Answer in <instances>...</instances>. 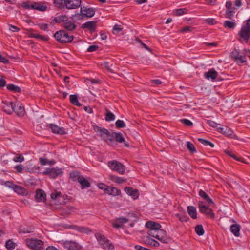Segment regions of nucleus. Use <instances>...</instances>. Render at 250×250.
<instances>
[{
  "label": "nucleus",
  "instance_id": "nucleus-34",
  "mask_svg": "<svg viewBox=\"0 0 250 250\" xmlns=\"http://www.w3.org/2000/svg\"><path fill=\"white\" fill-rule=\"evenodd\" d=\"M110 179L118 184H122L125 182V180L123 178L118 177L117 176L111 175L110 176Z\"/></svg>",
  "mask_w": 250,
  "mask_h": 250
},
{
  "label": "nucleus",
  "instance_id": "nucleus-23",
  "mask_svg": "<svg viewBox=\"0 0 250 250\" xmlns=\"http://www.w3.org/2000/svg\"><path fill=\"white\" fill-rule=\"evenodd\" d=\"M105 192L110 195L117 196L121 194V190L116 188L108 186Z\"/></svg>",
  "mask_w": 250,
  "mask_h": 250
},
{
  "label": "nucleus",
  "instance_id": "nucleus-52",
  "mask_svg": "<svg viewBox=\"0 0 250 250\" xmlns=\"http://www.w3.org/2000/svg\"><path fill=\"white\" fill-rule=\"evenodd\" d=\"M158 230H160V229H157V230H149L147 231V234L150 236H152L153 237H154L156 238L157 236L158 235L157 233H158Z\"/></svg>",
  "mask_w": 250,
  "mask_h": 250
},
{
  "label": "nucleus",
  "instance_id": "nucleus-46",
  "mask_svg": "<svg viewBox=\"0 0 250 250\" xmlns=\"http://www.w3.org/2000/svg\"><path fill=\"white\" fill-rule=\"evenodd\" d=\"M78 232H81V233L88 234L91 232V230L89 228H88L87 227H83V226H80L79 230Z\"/></svg>",
  "mask_w": 250,
  "mask_h": 250
},
{
  "label": "nucleus",
  "instance_id": "nucleus-24",
  "mask_svg": "<svg viewBox=\"0 0 250 250\" xmlns=\"http://www.w3.org/2000/svg\"><path fill=\"white\" fill-rule=\"evenodd\" d=\"M35 199L38 202L44 201L46 199V194L42 190H38L35 195Z\"/></svg>",
  "mask_w": 250,
  "mask_h": 250
},
{
  "label": "nucleus",
  "instance_id": "nucleus-62",
  "mask_svg": "<svg viewBox=\"0 0 250 250\" xmlns=\"http://www.w3.org/2000/svg\"><path fill=\"white\" fill-rule=\"evenodd\" d=\"M40 164L42 166H45L48 164V160L44 158H40L39 159Z\"/></svg>",
  "mask_w": 250,
  "mask_h": 250
},
{
  "label": "nucleus",
  "instance_id": "nucleus-7",
  "mask_svg": "<svg viewBox=\"0 0 250 250\" xmlns=\"http://www.w3.org/2000/svg\"><path fill=\"white\" fill-rule=\"evenodd\" d=\"M158 235L157 236L156 239L159 240L163 243L167 244L170 242V238L167 236V232L160 229V230H158V233H157Z\"/></svg>",
  "mask_w": 250,
  "mask_h": 250
},
{
  "label": "nucleus",
  "instance_id": "nucleus-18",
  "mask_svg": "<svg viewBox=\"0 0 250 250\" xmlns=\"http://www.w3.org/2000/svg\"><path fill=\"white\" fill-rule=\"evenodd\" d=\"M84 8V7L81 8V12L83 15L89 18L92 17L94 15L95 10L93 8H88L85 9Z\"/></svg>",
  "mask_w": 250,
  "mask_h": 250
},
{
  "label": "nucleus",
  "instance_id": "nucleus-45",
  "mask_svg": "<svg viewBox=\"0 0 250 250\" xmlns=\"http://www.w3.org/2000/svg\"><path fill=\"white\" fill-rule=\"evenodd\" d=\"M187 147L192 153H194L196 151L194 145L189 141L187 142Z\"/></svg>",
  "mask_w": 250,
  "mask_h": 250
},
{
  "label": "nucleus",
  "instance_id": "nucleus-48",
  "mask_svg": "<svg viewBox=\"0 0 250 250\" xmlns=\"http://www.w3.org/2000/svg\"><path fill=\"white\" fill-rule=\"evenodd\" d=\"M14 191L18 194H21L23 193L25 189L19 186H14L13 187Z\"/></svg>",
  "mask_w": 250,
  "mask_h": 250
},
{
  "label": "nucleus",
  "instance_id": "nucleus-51",
  "mask_svg": "<svg viewBox=\"0 0 250 250\" xmlns=\"http://www.w3.org/2000/svg\"><path fill=\"white\" fill-rule=\"evenodd\" d=\"M47 9V6L46 5H42L40 3H37V6L36 7V10H38L41 11H45Z\"/></svg>",
  "mask_w": 250,
  "mask_h": 250
},
{
  "label": "nucleus",
  "instance_id": "nucleus-16",
  "mask_svg": "<svg viewBox=\"0 0 250 250\" xmlns=\"http://www.w3.org/2000/svg\"><path fill=\"white\" fill-rule=\"evenodd\" d=\"M97 21H88L83 24L82 28H86L90 31H94L97 29Z\"/></svg>",
  "mask_w": 250,
  "mask_h": 250
},
{
  "label": "nucleus",
  "instance_id": "nucleus-12",
  "mask_svg": "<svg viewBox=\"0 0 250 250\" xmlns=\"http://www.w3.org/2000/svg\"><path fill=\"white\" fill-rule=\"evenodd\" d=\"M82 1L81 0H66L65 7L68 9H74L81 6Z\"/></svg>",
  "mask_w": 250,
  "mask_h": 250
},
{
  "label": "nucleus",
  "instance_id": "nucleus-31",
  "mask_svg": "<svg viewBox=\"0 0 250 250\" xmlns=\"http://www.w3.org/2000/svg\"><path fill=\"white\" fill-rule=\"evenodd\" d=\"M66 0H54L55 6L59 9H62L65 7Z\"/></svg>",
  "mask_w": 250,
  "mask_h": 250
},
{
  "label": "nucleus",
  "instance_id": "nucleus-3",
  "mask_svg": "<svg viewBox=\"0 0 250 250\" xmlns=\"http://www.w3.org/2000/svg\"><path fill=\"white\" fill-rule=\"evenodd\" d=\"M53 36L57 41L61 43L70 42L74 38L69 32H55Z\"/></svg>",
  "mask_w": 250,
  "mask_h": 250
},
{
  "label": "nucleus",
  "instance_id": "nucleus-9",
  "mask_svg": "<svg viewBox=\"0 0 250 250\" xmlns=\"http://www.w3.org/2000/svg\"><path fill=\"white\" fill-rule=\"evenodd\" d=\"M93 129L97 133V134L103 139H105V136H109V132L106 128L95 125L93 126Z\"/></svg>",
  "mask_w": 250,
  "mask_h": 250
},
{
  "label": "nucleus",
  "instance_id": "nucleus-2",
  "mask_svg": "<svg viewBox=\"0 0 250 250\" xmlns=\"http://www.w3.org/2000/svg\"><path fill=\"white\" fill-rule=\"evenodd\" d=\"M25 242L26 246L32 250H42L44 248V242L37 238H27Z\"/></svg>",
  "mask_w": 250,
  "mask_h": 250
},
{
  "label": "nucleus",
  "instance_id": "nucleus-29",
  "mask_svg": "<svg viewBox=\"0 0 250 250\" xmlns=\"http://www.w3.org/2000/svg\"><path fill=\"white\" fill-rule=\"evenodd\" d=\"M240 227L238 224L232 225L230 227L231 232L236 237L240 235Z\"/></svg>",
  "mask_w": 250,
  "mask_h": 250
},
{
  "label": "nucleus",
  "instance_id": "nucleus-44",
  "mask_svg": "<svg viewBox=\"0 0 250 250\" xmlns=\"http://www.w3.org/2000/svg\"><path fill=\"white\" fill-rule=\"evenodd\" d=\"M198 140L203 145L205 146H210L211 147H213L214 145L213 143L209 142V141L205 140L202 138H198Z\"/></svg>",
  "mask_w": 250,
  "mask_h": 250
},
{
  "label": "nucleus",
  "instance_id": "nucleus-8",
  "mask_svg": "<svg viewBox=\"0 0 250 250\" xmlns=\"http://www.w3.org/2000/svg\"><path fill=\"white\" fill-rule=\"evenodd\" d=\"M14 103L7 101H2L0 104L3 111L8 114H10L13 112Z\"/></svg>",
  "mask_w": 250,
  "mask_h": 250
},
{
  "label": "nucleus",
  "instance_id": "nucleus-60",
  "mask_svg": "<svg viewBox=\"0 0 250 250\" xmlns=\"http://www.w3.org/2000/svg\"><path fill=\"white\" fill-rule=\"evenodd\" d=\"M98 48L97 45H91L87 48V51L91 52L96 51Z\"/></svg>",
  "mask_w": 250,
  "mask_h": 250
},
{
  "label": "nucleus",
  "instance_id": "nucleus-64",
  "mask_svg": "<svg viewBox=\"0 0 250 250\" xmlns=\"http://www.w3.org/2000/svg\"><path fill=\"white\" fill-rule=\"evenodd\" d=\"M135 248L137 250H151L150 249H147L146 248L143 247L140 245H135Z\"/></svg>",
  "mask_w": 250,
  "mask_h": 250
},
{
  "label": "nucleus",
  "instance_id": "nucleus-50",
  "mask_svg": "<svg viewBox=\"0 0 250 250\" xmlns=\"http://www.w3.org/2000/svg\"><path fill=\"white\" fill-rule=\"evenodd\" d=\"M13 160L15 162H22L24 160V158L22 155L18 154L14 157Z\"/></svg>",
  "mask_w": 250,
  "mask_h": 250
},
{
  "label": "nucleus",
  "instance_id": "nucleus-20",
  "mask_svg": "<svg viewBox=\"0 0 250 250\" xmlns=\"http://www.w3.org/2000/svg\"><path fill=\"white\" fill-rule=\"evenodd\" d=\"M146 226L149 229V230H157L161 229V226L153 221H148L146 223Z\"/></svg>",
  "mask_w": 250,
  "mask_h": 250
},
{
  "label": "nucleus",
  "instance_id": "nucleus-27",
  "mask_svg": "<svg viewBox=\"0 0 250 250\" xmlns=\"http://www.w3.org/2000/svg\"><path fill=\"white\" fill-rule=\"evenodd\" d=\"M188 212L189 215L193 219L197 218V212L196 208L192 206H188L187 208Z\"/></svg>",
  "mask_w": 250,
  "mask_h": 250
},
{
  "label": "nucleus",
  "instance_id": "nucleus-54",
  "mask_svg": "<svg viewBox=\"0 0 250 250\" xmlns=\"http://www.w3.org/2000/svg\"><path fill=\"white\" fill-rule=\"evenodd\" d=\"M39 169V167H26L25 168V171L27 172H29L30 173L33 172H34V171L35 170H38Z\"/></svg>",
  "mask_w": 250,
  "mask_h": 250
},
{
  "label": "nucleus",
  "instance_id": "nucleus-47",
  "mask_svg": "<svg viewBox=\"0 0 250 250\" xmlns=\"http://www.w3.org/2000/svg\"><path fill=\"white\" fill-rule=\"evenodd\" d=\"M115 125L116 128H120L125 127L126 125L123 120H118L115 123Z\"/></svg>",
  "mask_w": 250,
  "mask_h": 250
},
{
  "label": "nucleus",
  "instance_id": "nucleus-35",
  "mask_svg": "<svg viewBox=\"0 0 250 250\" xmlns=\"http://www.w3.org/2000/svg\"><path fill=\"white\" fill-rule=\"evenodd\" d=\"M70 101L71 103L75 105L81 106V104L79 102L77 96L76 95H71L70 96Z\"/></svg>",
  "mask_w": 250,
  "mask_h": 250
},
{
  "label": "nucleus",
  "instance_id": "nucleus-61",
  "mask_svg": "<svg viewBox=\"0 0 250 250\" xmlns=\"http://www.w3.org/2000/svg\"><path fill=\"white\" fill-rule=\"evenodd\" d=\"M234 12L233 10L227 11L226 12V18L231 19L233 17V13Z\"/></svg>",
  "mask_w": 250,
  "mask_h": 250
},
{
  "label": "nucleus",
  "instance_id": "nucleus-36",
  "mask_svg": "<svg viewBox=\"0 0 250 250\" xmlns=\"http://www.w3.org/2000/svg\"><path fill=\"white\" fill-rule=\"evenodd\" d=\"M7 88L9 91L15 92H19L21 91V89L19 86L13 84H8L7 85Z\"/></svg>",
  "mask_w": 250,
  "mask_h": 250
},
{
  "label": "nucleus",
  "instance_id": "nucleus-13",
  "mask_svg": "<svg viewBox=\"0 0 250 250\" xmlns=\"http://www.w3.org/2000/svg\"><path fill=\"white\" fill-rule=\"evenodd\" d=\"M62 245L66 250H79L78 244L74 241H63Z\"/></svg>",
  "mask_w": 250,
  "mask_h": 250
},
{
  "label": "nucleus",
  "instance_id": "nucleus-6",
  "mask_svg": "<svg viewBox=\"0 0 250 250\" xmlns=\"http://www.w3.org/2000/svg\"><path fill=\"white\" fill-rule=\"evenodd\" d=\"M198 204L199 211L202 213L205 214L206 216L210 218L214 217V214L212 209L210 208L208 206H206L202 201H199Z\"/></svg>",
  "mask_w": 250,
  "mask_h": 250
},
{
  "label": "nucleus",
  "instance_id": "nucleus-37",
  "mask_svg": "<svg viewBox=\"0 0 250 250\" xmlns=\"http://www.w3.org/2000/svg\"><path fill=\"white\" fill-rule=\"evenodd\" d=\"M224 25L225 27L228 29H233L236 26V23L231 21H226L224 22Z\"/></svg>",
  "mask_w": 250,
  "mask_h": 250
},
{
  "label": "nucleus",
  "instance_id": "nucleus-59",
  "mask_svg": "<svg viewBox=\"0 0 250 250\" xmlns=\"http://www.w3.org/2000/svg\"><path fill=\"white\" fill-rule=\"evenodd\" d=\"M15 169L17 170L18 173H21L23 169V167L21 165H18L15 166Z\"/></svg>",
  "mask_w": 250,
  "mask_h": 250
},
{
  "label": "nucleus",
  "instance_id": "nucleus-15",
  "mask_svg": "<svg viewBox=\"0 0 250 250\" xmlns=\"http://www.w3.org/2000/svg\"><path fill=\"white\" fill-rule=\"evenodd\" d=\"M204 76L206 79L213 81L217 78L218 72L212 68L204 73Z\"/></svg>",
  "mask_w": 250,
  "mask_h": 250
},
{
  "label": "nucleus",
  "instance_id": "nucleus-1",
  "mask_svg": "<svg viewBox=\"0 0 250 250\" xmlns=\"http://www.w3.org/2000/svg\"><path fill=\"white\" fill-rule=\"evenodd\" d=\"M95 236L102 248L105 250H114L115 248L113 244L103 234L100 233H96Z\"/></svg>",
  "mask_w": 250,
  "mask_h": 250
},
{
  "label": "nucleus",
  "instance_id": "nucleus-26",
  "mask_svg": "<svg viewBox=\"0 0 250 250\" xmlns=\"http://www.w3.org/2000/svg\"><path fill=\"white\" fill-rule=\"evenodd\" d=\"M114 137L116 139V140L120 143H125V145L126 146H129V145L128 144V143L126 142L125 141V138L123 137V135L121 133H114Z\"/></svg>",
  "mask_w": 250,
  "mask_h": 250
},
{
  "label": "nucleus",
  "instance_id": "nucleus-53",
  "mask_svg": "<svg viewBox=\"0 0 250 250\" xmlns=\"http://www.w3.org/2000/svg\"><path fill=\"white\" fill-rule=\"evenodd\" d=\"M53 26V24H52V22H51L49 24H39L40 29L42 30H46L48 28V27Z\"/></svg>",
  "mask_w": 250,
  "mask_h": 250
},
{
  "label": "nucleus",
  "instance_id": "nucleus-19",
  "mask_svg": "<svg viewBox=\"0 0 250 250\" xmlns=\"http://www.w3.org/2000/svg\"><path fill=\"white\" fill-rule=\"evenodd\" d=\"M28 35L32 38H36L39 40L42 41H48L49 39V37L47 36H44L41 35L39 33V32H28Z\"/></svg>",
  "mask_w": 250,
  "mask_h": 250
},
{
  "label": "nucleus",
  "instance_id": "nucleus-14",
  "mask_svg": "<svg viewBox=\"0 0 250 250\" xmlns=\"http://www.w3.org/2000/svg\"><path fill=\"white\" fill-rule=\"evenodd\" d=\"M128 221V219L125 217H120L116 219L112 223V226L114 228L118 229L122 228L124 224Z\"/></svg>",
  "mask_w": 250,
  "mask_h": 250
},
{
  "label": "nucleus",
  "instance_id": "nucleus-30",
  "mask_svg": "<svg viewBox=\"0 0 250 250\" xmlns=\"http://www.w3.org/2000/svg\"><path fill=\"white\" fill-rule=\"evenodd\" d=\"M199 195L201 197L206 200L208 203L212 204H214L212 199H211L208 195L203 190H200L199 192Z\"/></svg>",
  "mask_w": 250,
  "mask_h": 250
},
{
  "label": "nucleus",
  "instance_id": "nucleus-25",
  "mask_svg": "<svg viewBox=\"0 0 250 250\" xmlns=\"http://www.w3.org/2000/svg\"><path fill=\"white\" fill-rule=\"evenodd\" d=\"M50 177L53 179L56 178L58 176L62 175L63 171L62 169L58 168H51Z\"/></svg>",
  "mask_w": 250,
  "mask_h": 250
},
{
  "label": "nucleus",
  "instance_id": "nucleus-28",
  "mask_svg": "<svg viewBox=\"0 0 250 250\" xmlns=\"http://www.w3.org/2000/svg\"><path fill=\"white\" fill-rule=\"evenodd\" d=\"M217 130L223 133L224 135L229 137H231L233 134L232 130L230 129L226 126L224 127H219L217 128Z\"/></svg>",
  "mask_w": 250,
  "mask_h": 250
},
{
  "label": "nucleus",
  "instance_id": "nucleus-11",
  "mask_svg": "<svg viewBox=\"0 0 250 250\" xmlns=\"http://www.w3.org/2000/svg\"><path fill=\"white\" fill-rule=\"evenodd\" d=\"M124 191L134 200H136L139 197V193L138 190L134 189L132 187H126L124 188Z\"/></svg>",
  "mask_w": 250,
  "mask_h": 250
},
{
  "label": "nucleus",
  "instance_id": "nucleus-58",
  "mask_svg": "<svg viewBox=\"0 0 250 250\" xmlns=\"http://www.w3.org/2000/svg\"><path fill=\"white\" fill-rule=\"evenodd\" d=\"M207 123L209 125H210V126H212L213 127H216L217 128H218L219 127H218V125H219L218 124H217V123H216L215 122H214V121H211V120H208L207 121Z\"/></svg>",
  "mask_w": 250,
  "mask_h": 250
},
{
  "label": "nucleus",
  "instance_id": "nucleus-55",
  "mask_svg": "<svg viewBox=\"0 0 250 250\" xmlns=\"http://www.w3.org/2000/svg\"><path fill=\"white\" fill-rule=\"evenodd\" d=\"M227 11L233 10L234 8L232 7V3L231 1H227L225 5Z\"/></svg>",
  "mask_w": 250,
  "mask_h": 250
},
{
  "label": "nucleus",
  "instance_id": "nucleus-40",
  "mask_svg": "<svg viewBox=\"0 0 250 250\" xmlns=\"http://www.w3.org/2000/svg\"><path fill=\"white\" fill-rule=\"evenodd\" d=\"M195 230L197 235L201 236L204 233L203 227L201 225H198L195 227Z\"/></svg>",
  "mask_w": 250,
  "mask_h": 250
},
{
  "label": "nucleus",
  "instance_id": "nucleus-17",
  "mask_svg": "<svg viewBox=\"0 0 250 250\" xmlns=\"http://www.w3.org/2000/svg\"><path fill=\"white\" fill-rule=\"evenodd\" d=\"M49 128H50L51 131L54 133L59 134H65V132L62 127H60L55 124H50Z\"/></svg>",
  "mask_w": 250,
  "mask_h": 250
},
{
  "label": "nucleus",
  "instance_id": "nucleus-10",
  "mask_svg": "<svg viewBox=\"0 0 250 250\" xmlns=\"http://www.w3.org/2000/svg\"><path fill=\"white\" fill-rule=\"evenodd\" d=\"M13 112L19 116H23L24 115L25 111L23 106L19 102L14 103Z\"/></svg>",
  "mask_w": 250,
  "mask_h": 250
},
{
  "label": "nucleus",
  "instance_id": "nucleus-33",
  "mask_svg": "<svg viewBox=\"0 0 250 250\" xmlns=\"http://www.w3.org/2000/svg\"><path fill=\"white\" fill-rule=\"evenodd\" d=\"M64 28L69 31H72L75 29L76 26L73 21H69L64 23Z\"/></svg>",
  "mask_w": 250,
  "mask_h": 250
},
{
  "label": "nucleus",
  "instance_id": "nucleus-32",
  "mask_svg": "<svg viewBox=\"0 0 250 250\" xmlns=\"http://www.w3.org/2000/svg\"><path fill=\"white\" fill-rule=\"evenodd\" d=\"M115 119V117L114 114L111 112L107 109H106L105 120L107 122H110L112 121H114Z\"/></svg>",
  "mask_w": 250,
  "mask_h": 250
},
{
  "label": "nucleus",
  "instance_id": "nucleus-22",
  "mask_svg": "<svg viewBox=\"0 0 250 250\" xmlns=\"http://www.w3.org/2000/svg\"><path fill=\"white\" fill-rule=\"evenodd\" d=\"M78 182L81 184L82 188H88L90 187V184L83 176L79 177Z\"/></svg>",
  "mask_w": 250,
  "mask_h": 250
},
{
  "label": "nucleus",
  "instance_id": "nucleus-63",
  "mask_svg": "<svg viewBox=\"0 0 250 250\" xmlns=\"http://www.w3.org/2000/svg\"><path fill=\"white\" fill-rule=\"evenodd\" d=\"M113 30L115 31H120L123 30V27L121 25L116 24L113 26Z\"/></svg>",
  "mask_w": 250,
  "mask_h": 250
},
{
  "label": "nucleus",
  "instance_id": "nucleus-49",
  "mask_svg": "<svg viewBox=\"0 0 250 250\" xmlns=\"http://www.w3.org/2000/svg\"><path fill=\"white\" fill-rule=\"evenodd\" d=\"M187 12V10L186 8H180L175 10V15L177 16H180L183 14H186Z\"/></svg>",
  "mask_w": 250,
  "mask_h": 250
},
{
  "label": "nucleus",
  "instance_id": "nucleus-42",
  "mask_svg": "<svg viewBox=\"0 0 250 250\" xmlns=\"http://www.w3.org/2000/svg\"><path fill=\"white\" fill-rule=\"evenodd\" d=\"M82 175L78 171H73L70 174V178L74 181H77L79 177H81Z\"/></svg>",
  "mask_w": 250,
  "mask_h": 250
},
{
  "label": "nucleus",
  "instance_id": "nucleus-21",
  "mask_svg": "<svg viewBox=\"0 0 250 250\" xmlns=\"http://www.w3.org/2000/svg\"><path fill=\"white\" fill-rule=\"evenodd\" d=\"M68 19V18L66 15H61L54 17V19L52 20L51 22H52L53 24V23H59L62 22L66 21Z\"/></svg>",
  "mask_w": 250,
  "mask_h": 250
},
{
  "label": "nucleus",
  "instance_id": "nucleus-39",
  "mask_svg": "<svg viewBox=\"0 0 250 250\" xmlns=\"http://www.w3.org/2000/svg\"><path fill=\"white\" fill-rule=\"evenodd\" d=\"M239 34L244 41L247 43L248 39L250 37V32H239Z\"/></svg>",
  "mask_w": 250,
  "mask_h": 250
},
{
  "label": "nucleus",
  "instance_id": "nucleus-43",
  "mask_svg": "<svg viewBox=\"0 0 250 250\" xmlns=\"http://www.w3.org/2000/svg\"><path fill=\"white\" fill-rule=\"evenodd\" d=\"M6 248L9 250H12L15 249L16 244L14 243L11 240H8L5 244Z\"/></svg>",
  "mask_w": 250,
  "mask_h": 250
},
{
  "label": "nucleus",
  "instance_id": "nucleus-41",
  "mask_svg": "<svg viewBox=\"0 0 250 250\" xmlns=\"http://www.w3.org/2000/svg\"><path fill=\"white\" fill-rule=\"evenodd\" d=\"M103 66L105 67L107 70L110 73H115V67H112V64L109 65V63L108 62H105L103 63Z\"/></svg>",
  "mask_w": 250,
  "mask_h": 250
},
{
  "label": "nucleus",
  "instance_id": "nucleus-5",
  "mask_svg": "<svg viewBox=\"0 0 250 250\" xmlns=\"http://www.w3.org/2000/svg\"><path fill=\"white\" fill-rule=\"evenodd\" d=\"M231 56L237 63H242L247 62L245 53H241L238 50H234L231 52Z\"/></svg>",
  "mask_w": 250,
  "mask_h": 250
},
{
  "label": "nucleus",
  "instance_id": "nucleus-57",
  "mask_svg": "<svg viewBox=\"0 0 250 250\" xmlns=\"http://www.w3.org/2000/svg\"><path fill=\"white\" fill-rule=\"evenodd\" d=\"M181 122L188 126H191L193 125L192 122L187 119H181Z\"/></svg>",
  "mask_w": 250,
  "mask_h": 250
},
{
  "label": "nucleus",
  "instance_id": "nucleus-4",
  "mask_svg": "<svg viewBox=\"0 0 250 250\" xmlns=\"http://www.w3.org/2000/svg\"><path fill=\"white\" fill-rule=\"evenodd\" d=\"M108 166L112 170L117 171L119 174H123L125 172V166L117 161L108 162Z\"/></svg>",
  "mask_w": 250,
  "mask_h": 250
},
{
  "label": "nucleus",
  "instance_id": "nucleus-56",
  "mask_svg": "<svg viewBox=\"0 0 250 250\" xmlns=\"http://www.w3.org/2000/svg\"><path fill=\"white\" fill-rule=\"evenodd\" d=\"M97 187L100 189L104 190L106 192V189L107 188L108 186H106L105 184L104 183H99L98 184Z\"/></svg>",
  "mask_w": 250,
  "mask_h": 250
},
{
  "label": "nucleus",
  "instance_id": "nucleus-38",
  "mask_svg": "<svg viewBox=\"0 0 250 250\" xmlns=\"http://www.w3.org/2000/svg\"><path fill=\"white\" fill-rule=\"evenodd\" d=\"M146 242L148 245L154 246L155 247H158L160 246L159 242L150 237H148L147 238Z\"/></svg>",
  "mask_w": 250,
  "mask_h": 250
}]
</instances>
